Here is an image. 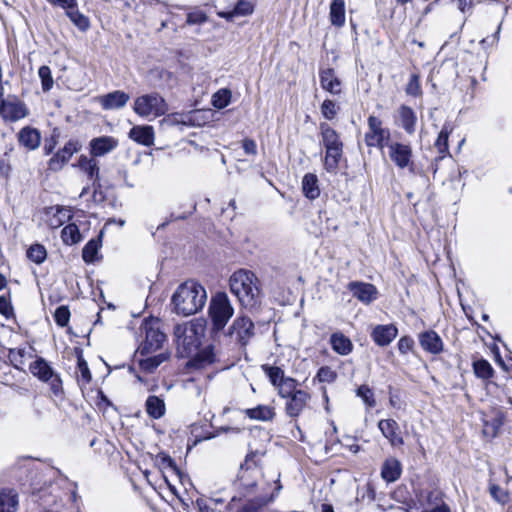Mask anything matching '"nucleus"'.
Instances as JSON below:
<instances>
[{
  "mask_svg": "<svg viewBox=\"0 0 512 512\" xmlns=\"http://www.w3.org/2000/svg\"><path fill=\"white\" fill-rule=\"evenodd\" d=\"M118 141L110 136L97 137L90 142V152L94 157H100L114 150Z\"/></svg>",
  "mask_w": 512,
  "mask_h": 512,
  "instance_id": "21",
  "label": "nucleus"
},
{
  "mask_svg": "<svg viewBox=\"0 0 512 512\" xmlns=\"http://www.w3.org/2000/svg\"><path fill=\"white\" fill-rule=\"evenodd\" d=\"M207 300L205 288L194 281L181 284L172 296V303L178 314L190 316L200 311Z\"/></svg>",
  "mask_w": 512,
  "mask_h": 512,
  "instance_id": "2",
  "label": "nucleus"
},
{
  "mask_svg": "<svg viewBox=\"0 0 512 512\" xmlns=\"http://www.w3.org/2000/svg\"><path fill=\"white\" fill-rule=\"evenodd\" d=\"M398 114L402 128L408 133L415 132L417 117L415 112L408 106L402 105L398 109Z\"/></svg>",
  "mask_w": 512,
  "mask_h": 512,
  "instance_id": "30",
  "label": "nucleus"
},
{
  "mask_svg": "<svg viewBox=\"0 0 512 512\" xmlns=\"http://www.w3.org/2000/svg\"><path fill=\"white\" fill-rule=\"evenodd\" d=\"M303 194L310 200H314L320 195L318 178L315 174L307 173L302 179Z\"/></svg>",
  "mask_w": 512,
  "mask_h": 512,
  "instance_id": "31",
  "label": "nucleus"
},
{
  "mask_svg": "<svg viewBox=\"0 0 512 512\" xmlns=\"http://www.w3.org/2000/svg\"><path fill=\"white\" fill-rule=\"evenodd\" d=\"M264 371L274 386H278L286 377L284 371L279 367L264 366Z\"/></svg>",
  "mask_w": 512,
  "mask_h": 512,
  "instance_id": "52",
  "label": "nucleus"
},
{
  "mask_svg": "<svg viewBox=\"0 0 512 512\" xmlns=\"http://www.w3.org/2000/svg\"><path fill=\"white\" fill-rule=\"evenodd\" d=\"M130 96L121 90H116L97 98L98 103L104 110H115L123 108L129 101Z\"/></svg>",
  "mask_w": 512,
  "mask_h": 512,
  "instance_id": "17",
  "label": "nucleus"
},
{
  "mask_svg": "<svg viewBox=\"0 0 512 512\" xmlns=\"http://www.w3.org/2000/svg\"><path fill=\"white\" fill-rule=\"evenodd\" d=\"M390 138L389 129L383 128L382 121L376 116H369L368 131L365 134V143L368 147L383 149L388 145Z\"/></svg>",
  "mask_w": 512,
  "mask_h": 512,
  "instance_id": "9",
  "label": "nucleus"
},
{
  "mask_svg": "<svg viewBox=\"0 0 512 512\" xmlns=\"http://www.w3.org/2000/svg\"><path fill=\"white\" fill-rule=\"evenodd\" d=\"M398 335V329L393 324L377 325L371 332L373 341L381 346L389 345Z\"/></svg>",
  "mask_w": 512,
  "mask_h": 512,
  "instance_id": "20",
  "label": "nucleus"
},
{
  "mask_svg": "<svg viewBox=\"0 0 512 512\" xmlns=\"http://www.w3.org/2000/svg\"><path fill=\"white\" fill-rule=\"evenodd\" d=\"M418 339L422 349L430 354L438 355L444 349L441 337L433 330L420 333Z\"/></svg>",
  "mask_w": 512,
  "mask_h": 512,
  "instance_id": "19",
  "label": "nucleus"
},
{
  "mask_svg": "<svg viewBox=\"0 0 512 512\" xmlns=\"http://www.w3.org/2000/svg\"><path fill=\"white\" fill-rule=\"evenodd\" d=\"M66 14L70 20L81 30H86L89 27L88 18L79 12L77 6L69 9Z\"/></svg>",
  "mask_w": 512,
  "mask_h": 512,
  "instance_id": "48",
  "label": "nucleus"
},
{
  "mask_svg": "<svg viewBox=\"0 0 512 512\" xmlns=\"http://www.w3.org/2000/svg\"><path fill=\"white\" fill-rule=\"evenodd\" d=\"M71 218V209L65 207H57L55 214H53V216L49 218L48 223L51 228H58Z\"/></svg>",
  "mask_w": 512,
  "mask_h": 512,
  "instance_id": "42",
  "label": "nucleus"
},
{
  "mask_svg": "<svg viewBox=\"0 0 512 512\" xmlns=\"http://www.w3.org/2000/svg\"><path fill=\"white\" fill-rule=\"evenodd\" d=\"M38 75L41 79L43 91H49L54 84L50 68L46 65L41 66L38 70Z\"/></svg>",
  "mask_w": 512,
  "mask_h": 512,
  "instance_id": "54",
  "label": "nucleus"
},
{
  "mask_svg": "<svg viewBox=\"0 0 512 512\" xmlns=\"http://www.w3.org/2000/svg\"><path fill=\"white\" fill-rule=\"evenodd\" d=\"M342 154L343 146L329 147L326 149L324 165L328 172H333L337 169Z\"/></svg>",
  "mask_w": 512,
  "mask_h": 512,
  "instance_id": "37",
  "label": "nucleus"
},
{
  "mask_svg": "<svg viewBox=\"0 0 512 512\" xmlns=\"http://www.w3.org/2000/svg\"><path fill=\"white\" fill-rule=\"evenodd\" d=\"M347 288L360 302L370 304L377 299L378 291L373 284L352 281L348 284Z\"/></svg>",
  "mask_w": 512,
  "mask_h": 512,
  "instance_id": "15",
  "label": "nucleus"
},
{
  "mask_svg": "<svg viewBox=\"0 0 512 512\" xmlns=\"http://www.w3.org/2000/svg\"><path fill=\"white\" fill-rule=\"evenodd\" d=\"M18 141L20 145L28 150H35L40 146L41 133L38 129L26 126L18 133Z\"/></svg>",
  "mask_w": 512,
  "mask_h": 512,
  "instance_id": "23",
  "label": "nucleus"
},
{
  "mask_svg": "<svg viewBox=\"0 0 512 512\" xmlns=\"http://www.w3.org/2000/svg\"><path fill=\"white\" fill-rule=\"evenodd\" d=\"M178 347H183L184 351L189 353L192 348H196L198 340L196 337V328L194 325H177L174 331Z\"/></svg>",
  "mask_w": 512,
  "mask_h": 512,
  "instance_id": "13",
  "label": "nucleus"
},
{
  "mask_svg": "<svg viewBox=\"0 0 512 512\" xmlns=\"http://www.w3.org/2000/svg\"><path fill=\"white\" fill-rule=\"evenodd\" d=\"M319 76L320 85L324 90L333 95H338L341 93L342 83L340 79L336 76L334 69H322L319 72Z\"/></svg>",
  "mask_w": 512,
  "mask_h": 512,
  "instance_id": "22",
  "label": "nucleus"
},
{
  "mask_svg": "<svg viewBox=\"0 0 512 512\" xmlns=\"http://www.w3.org/2000/svg\"><path fill=\"white\" fill-rule=\"evenodd\" d=\"M253 11L252 5L248 2L237 1L234 8L230 11H220L219 16L231 19L234 15H248Z\"/></svg>",
  "mask_w": 512,
  "mask_h": 512,
  "instance_id": "43",
  "label": "nucleus"
},
{
  "mask_svg": "<svg viewBox=\"0 0 512 512\" xmlns=\"http://www.w3.org/2000/svg\"><path fill=\"white\" fill-rule=\"evenodd\" d=\"M329 18L333 26L342 27L345 24L344 0H332L330 4Z\"/></svg>",
  "mask_w": 512,
  "mask_h": 512,
  "instance_id": "33",
  "label": "nucleus"
},
{
  "mask_svg": "<svg viewBox=\"0 0 512 512\" xmlns=\"http://www.w3.org/2000/svg\"><path fill=\"white\" fill-rule=\"evenodd\" d=\"M50 4L59 6L66 10V12L73 8L74 6H77V0H47Z\"/></svg>",
  "mask_w": 512,
  "mask_h": 512,
  "instance_id": "63",
  "label": "nucleus"
},
{
  "mask_svg": "<svg viewBox=\"0 0 512 512\" xmlns=\"http://www.w3.org/2000/svg\"><path fill=\"white\" fill-rule=\"evenodd\" d=\"M322 143L325 149L329 147L343 146L338 133L327 123H320Z\"/></svg>",
  "mask_w": 512,
  "mask_h": 512,
  "instance_id": "34",
  "label": "nucleus"
},
{
  "mask_svg": "<svg viewBox=\"0 0 512 512\" xmlns=\"http://www.w3.org/2000/svg\"><path fill=\"white\" fill-rule=\"evenodd\" d=\"M339 110V107L336 103L330 99H326L323 101L321 105V113L324 118L327 120H332L335 118Z\"/></svg>",
  "mask_w": 512,
  "mask_h": 512,
  "instance_id": "56",
  "label": "nucleus"
},
{
  "mask_svg": "<svg viewBox=\"0 0 512 512\" xmlns=\"http://www.w3.org/2000/svg\"><path fill=\"white\" fill-rule=\"evenodd\" d=\"M473 371L478 378L489 379L493 376L494 370L491 364L484 359L473 362Z\"/></svg>",
  "mask_w": 512,
  "mask_h": 512,
  "instance_id": "44",
  "label": "nucleus"
},
{
  "mask_svg": "<svg viewBox=\"0 0 512 512\" xmlns=\"http://www.w3.org/2000/svg\"><path fill=\"white\" fill-rule=\"evenodd\" d=\"M30 371L41 381L48 383L55 395H58L62 391V381L60 377L55 374L54 370L45 359L37 358L30 365Z\"/></svg>",
  "mask_w": 512,
  "mask_h": 512,
  "instance_id": "8",
  "label": "nucleus"
},
{
  "mask_svg": "<svg viewBox=\"0 0 512 512\" xmlns=\"http://www.w3.org/2000/svg\"><path fill=\"white\" fill-rule=\"evenodd\" d=\"M233 314L234 308L226 293L219 292L212 297L209 305V316L214 333L222 331Z\"/></svg>",
  "mask_w": 512,
  "mask_h": 512,
  "instance_id": "3",
  "label": "nucleus"
},
{
  "mask_svg": "<svg viewBox=\"0 0 512 512\" xmlns=\"http://www.w3.org/2000/svg\"><path fill=\"white\" fill-rule=\"evenodd\" d=\"M77 166L93 181V185L99 181V167L95 159L81 155Z\"/></svg>",
  "mask_w": 512,
  "mask_h": 512,
  "instance_id": "29",
  "label": "nucleus"
},
{
  "mask_svg": "<svg viewBox=\"0 0 512 512\" xmlns=\"http://www.w3.org/2000/svg\"><path fill=\"white\" fill-rule=\"evenodd\" d=\"M61 239L66 245H74L81 241V234L76 224H68L61 231Z\"/></svg>",
  "mask_w": 512,
  "mask_h": 512,
  "instance_id": "41",
  "label": "nucleus"
},
{
  "mask_svg": "<svg viewBox=\"0 0 512 512\" xmlns=\"http://www.w3.org/2000/svg\"><path fill=\"white\" fill-rule=\"evenodd\" d=\"M160 320L157 318L145 319L141 329L145 332V339L138 351L141 355H149L161 349L166 342V335L160 329Z\"/></svg>",
  "mask_w": 512,
  "mask_h": 512,
  "instance_id": "4",
  "label": "nucleus"
},
{
  "mask_svg": "<svg viewBox=\"0 0 512 512\" xmlns=\"http://www.w3.org/2000/svg\"><path fill=\"white\" fill-rule=\"evenodd\" d=\"M101 245V236L89 240L82 250L83 261L90 264L98 260V252Z\"/></svg>",
  "mask_w": 512,
  "mask_h": 512,
  "instance_id": "35",
  "label": "nucleus"
},
{
  "mask_svg": "<svg viewBox=\"0 0 512 512\" xmlns=\"http://www.w3.org/2000/svg\"><path fill=\"white\" fill-rule=\"evenodd\" d=\"M278 394L282 398H288L292 396L295 392H298L300 389H297V382L295 379L286 377L278 386Z\"/></svg>",
  "mask_w": 512,
  "mask_h": 512,
  "instance_id": "46",
  "label": "nucleus"
},
{
  "mask_svg": "<svg viewBox=\"0 0 512 512\" xmlns=\"http://www.w3.org/2000/svg\"><path fill=\"white\" fill-rule=\"evenodd\" d=\"M54 319L57 325L65 327L70 319V311L67 306H60L54 313Z\"/></svg>",
  "mask_w": 512,
  "mask_h": 512,
  "instance_id": "57",
  "label": "nucleus"
},
{
  "mask_svg": "<svg viewBox=\"0 0 512 512\" xmlns=\"http://www.w3.org/2000/svg\"><path fill=\"white\" fill-rule=\"evenodd\" d=\"M77 374L78 382H80L82 385H87L92 380V375L88 364L82 356L78 357Z\"/></svg>",
  "mask_w": 512,
  "mask_h": 512,
  "instance_id": "49",
  "label": "nucleus"
},
{
  "mask_svg": "<svg viewBox=\"0 0 512 512\" xmlns=\"http://www.w3.org/2000/svg\"><path fill=\"white\" fill-rule=\"evenodd\" d=\"M356 394H357L358 397H360L363 400V402L365 403V405L368 408L375 407L376 401H375V398H374V393H373L372 389L369 386L361 385L357 389Z\"/></svg>",
  "mask_w": 512,
  "mask_h": 512,
  "instance_id": "51",
  "label": "nucleus"
},
{
  "mask_svg": "<svg viewBox=\"0 0 512 512\" xmlns=\"http://www.w3.org/2000/svg\"><path fill=\"white\" fill-rule=\"evenodd\" d=\"M275 491L270 496H258L253 499L247 500L242 506L238 503L242 500L241 497L234 496L227 505L229 511L235 512H259L264 506L272 502L282 489L279 478L275 481Z\"/></svg>",
  "mask_w": 512,
  "mask_h": 512,
  "instance_id": "7",
  "label": "nucleus"
},
{
  "mask_svg": "<svg viewBox=\"0 0 512 512\" xmlns=\"http://www.w3.org/2000/svg\"><path fill=\"white\" fill-rule=\"evenodd\" d=\"M129 137L141 145L151 146L154 142V131L151 126H135L130 130Z\"/></svg>",
  "mask_w": 512,
  "mask_h": 512,
  "instance_id": "24",
  "label": "nucleus"
},
{
  "mask_svg": "<svg viewBox=\"0 0 512 512\" xmlns=\"http://www.w3.org/2000/svg\"><path fill=\"white\" fill-rule=\"evenodd\" d=\"M488 490L490 496L498 504L505 505L510 501V492L492 481H489Z\"/></svg>",
  "mask_w": 512,
  "mask_h": 512,
  "instance_id": "40",
  "label": "nucleus"
},
{
  "mask_svg": "<svg viewBox=\"0 0 512 512\" xmlns=\"http://www.w3.org/2000/svg\"><path fill=\"white\" fill-rule=\"evenodd\" d=\"M285 411L290 417H298L307 406L310 395L304 390L295 392L292 396L286 398Z\"/></svg>",
  "mask_w": 512,
  "mask_h": 512,
  "instance_id": "18",
  "label": "nucleus"
},
{
  "mask_svg": "<svg viewBox=\"0 0 512 512\" xmlns=\"http://www.w3.org/2000/svg\"><path fill=\"white\" fill-rule=\"evenodd\" d=\"M242 147L244 152L247 155H256L257 154V145L253 139L246 138L242 142Z\"/></svg>",
  "mask_w": 512,
  "mask_h": 512,
  "instance_id": "62",
  "label": "nucleus"
},
{
  "mask_svg": "<svg viewBox=\"0 0 512 512\" xmlns=\"http://www.w3.org/2000/svg\"><path fill=\"white\" fill-rule=\"evenodd\" d=\"M81 147L82 145L78 140H69L62 149L49 159L48 169L53 172L60 171Z\"/></svg>",
  "mask_w": 512,
  "mask_h": 512,
  "instance_id": "11",
  "label": "nucleus"
},
{
  "mask_svg": "<svg viewBox=\"0 0 512 512\" xmlns=\"http://www.w3.org/2000/svg\"><path fill=\"white\" fill-rule=\"evenodd\" d=\"M199 111H192L189 113H172L167 115L163 121L168 125H184L192 126L195 125Z\"/></svg>",
  "mask_w": 512,
  "mask_h": 512,
  "instance_id": "27",
  "label": "nucleus"
},
{
  "mask_svg": "<svg viewBox=\"0 0 512 512\" xmlns=\"http://www.w3.org/2000/svg\"><path fill=\"white\" fill-rule=\"evenodd\" d=\"M245 415L258 421H271L275 416V410L268 405H258L255 408H249L244 411Z\"/></svg>",
  "mask_w": 512,
  "mask_h": 512,
  "instance_id": "32",
  "label": "nucleus"
},
{
  "mask_svg": "<svg viewBox=\"0 0 512 512\" xmlns=\"http://www.w3.org/2000/svg\"><path fill=\"white\" fill-rule=\"evenodd\" d=\"M315 379L321 383H333L337 379V373L329 366L319 368Z\"/></svg>",
  "mask_w": 512,
  "mask_h": 512,
  "instance_id": "53",
  "label": "nucleus"
},
{
  "mask_svg": "<svg viewBox=\"0 0 512 512\" xmlns=\"http://www.w3.org/2000/svg\"><path fill=\"white\" fill-rule=\"evenodd\" d=\"M27 257L36 264H41L47 257L46 249L43 245L34 244L27 250Z\"/></svg>",
  "mask_w": 512,
  "mask_h": 512,
  "instance_id": "47",
  "label": "nucleus"
},
{
  "mask_svg": "<svg viewBox=\"0 0 512 512\" xmlns=\"http://www.w3.org/2000/svg\"><path fill=\"white\" fill-rule=\"evenodd\" d=\"M29 113L26 104L15 95H8L0 102V117L6 122H17Z\"/></svg>",
  "mask_w": 512,
  "mask_h": 512,
  "instance_id": "10",
  "label": "nucleus"
},
{
  "mask_svg": "<svg viewBox=\"0 0 512 512\" xmlns=\"http://www.w3.org/2000/svg\"><path fill=\"white\" fill-rule=\"evenodd\" d=\"M207 16L202 10H194L187 14L186 22L190 25L202 24L206 22Z\"/></svg>",
  "mask_w": 512,
  "mask_h": 512,
  "instance_id": "58",
  "label": "nucleus"
},
{
  "mask_svg": "<svg viewBox=\"0 0 512 512\" xmlns=\"http://www.w3.org/2000/svg\"><path fill=\"white\" fill-rule=\"evenodd\" d=\"M451 127L448 124L443 125L437 140L435 142V147L437 148L438 152L442 155H445L448 153L449 146H448V138L449 134L451 132Z\"/></svg>",
  "mask_w": 512,
  "mask_h": 512,
  "instance_id": "45",
  "label": "nucleus"
},
{
  "mask_svg": "<svg viewBox=\"0 0 512 512\" xmlns=\"http://www.w3.org/2000/svg\"><path fill=\"white\" fill-rule=\"evenodd\" d=\"M26 351L23 348H13L9 349L8 352V358L11 362V364L19 369L22 365H24V357H25Z\"/></svg>",
  "mask_w": 512,
  "mask_h": 512,
  "instance_id": "55",
  "label": "nucleus"
},
{
  "mask_svg": "<svg viewBox=\"0 0 512 512\" xmlns=\"http://www.w3.org/2000/svg\"><path fill=\"white\" fill-rule=\"evenodd\" d=\"M0 314L6 319H10L14 315L11 302L6 296H0Z\"/></svg>",
  "mask_w": 512,
  "mask_h": 512,
  "instance_id": "61",
  "label": "nucleus"
},
{
  "mask_svg": "<svg viewBox=\"0 0 512 512\" xmlns=\"http://www.w3.org/2000/svg\"><path fill=\"white\" fill-rule=\"evenodd\" d=\"M458 8L463 13H471L473 2L472 0H457Z\"/></svg>",
  "mask_w": 512,
  "mask_h": 512,
  "instance_id": "64",
  "label": "nucleus"
},
{
  "mask_svg": "<svg viewBox=\"0 0 512 512\" xmlns=\"http://www.w3.org/2000/svg\"><path fill=\"white\" fill-rule=\"evenodd\" d=\"M133 110L141 117H159L167 113L168 104L158 93H150L137 97Z\"/></svg>",
  "mask_w": 512,
  "mask_h": 512,
  "instance_id": "5",
  "label": "nucleus"
},
{
  "mask_svg": "<svg viewBox=\"0 0 512 512\" xmlns=\"http://www.w3.org/2000/svg\"><path fill=\"white\" fill-rule=\"evenodd\" d=\"M330 344L332 349L339 355H348L353 350V343L341 332L331 335Z\"/></svg>",
  "mask_w": 512,
  "mask_h": 512,
  "instance_id": "26",
  "label": "nucleus"
},
{
  "mask_svg": "<svg viewBox=\"0 0 512 512\" xmlns=\"http://www.w3.org/2000/svg\"><path fill=\"white\" fill-rule=\"evenodd\" d=\"M421 92L419 77L416 74L411 75L410 80L406 86V93L412 96H417Z\"/></svg>",
  "mask_w": 512,
  "mask_h": 512,
  "instance_id": "59",
  "label": "nucleus"
},
{
  "mask_svg": "<svg viewBox=\"0 0 512 512\" xmlns=\"http://www.w3.org/2000/svg\"><path fill=\"white\" fill-rule=\"evenodd\" d=\"M401 463L394 457L387 458L381 469V476L387 482L396 481L401 475Z\"/></svg>",
  "mask_w": 512,
  "mask_h": 512,
  "instance_id": "25",
  "label": "nucleus"
},
{
  "mask_svg": "<svg viewBox=\"0 0 512 512\" xmlns=\"http://www.w3.org/2000/svg\"><path fill=\"white\" fill-rule=\"evenodd\" d=\"M388 147V154L391 161L400 169L407 168L412 164V148L410 145L391 142L386 146Z\"/></svg>",
  "mask_w": 512,
  "mask_h": 512,
  "instance_id": "12",
  "label": "nucleus"
},
{
  "mask_svg": "<svg viewBox=\"0 0 512 512\" xmlns=\"http://www.w3.org/2000/svg\"><path fill=\"white\" fill-rule=\"evenodd\" d=\"M215 361V355L211 348H205L198 352L189 362L188 366L192 369H204Z\"/></svg>",
  "mask_w": 512,
  "mask_h": 512,
  "instance_id": "28",
  "label": "nucleus"
},
{
  "mask_svg": "<svg viewBox=\"0 0 512 512\" xmlns=\"http://www.w3.org/2000/svg\"><path fill=\"white\" fill-rule=\"evenodd\" d=\"M255 335V327L252 320L246 316L237 317L228 328L224 336L230 343L240 347L246 346Z\"/></svg>",
  "mask_w": 512,
  "mask_h": 512,
  "instance_id": "6",
  "label": "nucleus"
},
{
  "mask_svg": "<svg viewBox=\"0 0 512 512\" xmlns=\"http://www.w3.org/2000/svg\"><path fill=\"white\" fill-rule=\"evenodd\" d=\"M414 340L410 336H403L398 341V350L401 354H407L414 347Z\"/></svg>",
  "mask_w": 512,
  "mask_h": 512,
  "instance_id": "60",
  "label": "nucleus"
},
{
  "mask_svg": "<svg viewBox=\"0 0 512 512\" xmlns=\"http://www.w3.org/2000/svg\"><path fill=\"white\" fill-rule=\"evenodd\" d=\"M231 292L245 308H253L260 303L263 293L261 282L254 272L246 269L235 271L229 279Z\"/></svg>",
  "mask_w": 512,
  "mask_h": 512,
  "instance_id": "1",
  "label": "nucleus"
},
{
  "mask_svg": "<svg viewBox=\"0 0 512 512\" xmlns=\"http://www.w3.org/2000/svg\"><path fill=\"white\" fill-rule=\"evenodd\" d=\"M147 414L154 418L159 419L165 414V403L157 396H149L145 403Z\"/></svg>",
  "mask_w": 512,
  "mask_h": 512,
  "instance_id": "36",
  "label": "nucleus"
},
{
  "mask_svg": "<svg viewBox=\"0 0 512 512\" xmlns=\"http://www.w3.org/2000/svg\"><path fill=\"white\" fill-rule=\"evenodd\" d=\"M168 358V352H161L154 356H148L147 358L140 360V367L144 371L152 373L161 363L166 361Z\"/></svg>",
  "mask_w": 512,
  "mask_h": 512,
  "instance_id": "38",
  "label": "nucleus"
},
{
  "mask_svg": "<svg viewBox=\"0 0 512 512\" xmlns=\"http://www.w3.org/2000/svg\"><path fill=\"white\" fill-rule=\"evenodd\" d=\"M231 101V92L228 89L218 90L212 97V104L217 109H223Z\"/></svg>",
  "mask_w": 512,
  "mask_h": 512,
  "instance_id": "50",
  "label": "nucleus"
},
{
  "mask_svg": "<svg viewBox=\"0 0 512 512\" xmlns=\"http://www.w3.org/2000/svg\"><path fill=\"white\" fill-rule=\"evenodd\" d=\"M260 477L261 470L256 465L253 467L241 466L239 474V487L244 497L253 493L257 485V481Z\"/></svg>",
  "mask_w": 512,
  "mask_h": 512,
  "instance_id": "14",
  "label": "nucleus"
},
{
  "mask_svg": "<svg viewBox=\"0 0 512 512\" xmlns=\"http://www.w3.org/2000/svg\"><path fill=\"white\" fill-rule=\"evenodd\" d=\"M378 428L392 447H400L404 444L400 426L394 419H382L378 422Z\"/></svg>",
  "mask_w": 512,
  "mask_h": 512,
  "instance_id": "16",
  "label": "nucleus"
},
{
  "mask_svg": "<svg viewBox=\"0 0 512 512\" xmlns=\"http://www.w3.org/2000/svg\"><path fill=\"white\" fill-rule=\"evenodd\" d=\"M18 506L17 495L11 491H0V512H16Z\"/></svg>",
  "mask_w": 512,
  "mask_h": 512,
  "instance_id": "39",
  "label": "nucleus"
}]
</instances>
